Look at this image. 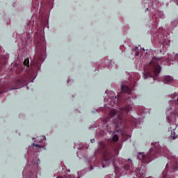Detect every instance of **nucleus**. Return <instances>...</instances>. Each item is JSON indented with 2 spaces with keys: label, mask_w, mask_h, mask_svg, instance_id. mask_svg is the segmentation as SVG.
I'll list each match as a JSON object with an SVG mask.
<instances>
[{
  "label": "nucleus",
  "mask_w": 178,
  "mask_h": 178,
  "mask_svg": "<svg viewBox=\"0 0 178 178\" xmlns=\"http://www.w3.org/2000/svg\"><path fill=\"white\" fill-rule=\"evenodd\" d=\"M109 118H105L103 120V127L106 129L107 131H108L109 134L112 136V139L108 140L106 142H100V148L101 149H104L105 151L103 160L102 163L99 164V168H108L111 163H115V159H116V155L119 154L118 152V149L115 147V143L119 141V137L115 131H111L108 129V123Z\"/></svg>",
  "instance_id": "obj_1"
},
{
  "label": "nucleus",
  "mask_w": 178,
  "mask_h": 178,
  "mask_svg": "<svg viewBox=\"0 0 178 178\" xmlns=\"http://www.w3.org/2000/svg\"><path fill=\"white\" fill-rule=\"evenodd\" d=\"M156 154H163L164 156H166L168 159H170L172 162L176 161V156L172 155V153L166 147H161L158 143H155L154 148H151L145 155L139 153L137 158L139 161H142V163H149L154 158L156 157Z\"/></svg>",
  "instance_id": "obj_2"
},
{
  "label": "nucleus",
  "mask_w": 178,
  "mask_h": 178,
  "mask_svg": "<svg viewBox=\"0 0 178 178\" xmlns=\"http://www.w3.org/2000/svg\"><path fill=\"white\" fill-rule=\"evenodd\" d=\"M35 45H36V51L34 58L33 66L35 67V70H40V63H42L47 58V54L45 53V49L47 48V42H45V39L42 35L36 34Z\"/></svg>",
  "instance_id": "obj_3"
},
{
  "label": "nucleus",
  "mask_w": 178,
  "mask_h": 178,
  "mask_svg": "<svg viewBox=\"0 0 178 178\" xmlns=\"http://www.w3.org/2000/svg\"><path fill=\"white\" fill-rule=\"evenodd\" d=\"M162 62L161 58L153 57L151 62L145 67L143 72V77L145 80L146 79L152 78L154 80H156V76L161 73V67L159 63Z\"/></svg>",
  "instance_id": "obj_4"
},
{
  "label": "nucleus",
  "mask_w": 178,
  "mask_h": 178,
  "mask_svg": "<svg viewBox=\"0 0 178 178\" xmlns=\"http://www.w3.org/2000/svg\"><path fill=\"white\" fill-rule=\"evenodd\" d=\"M172 100L169 102L170 107L166 111L167 122L170 124H175L178 119V97L174 94Z\"/></svg>",
  "instance_id": "obj_5"
},
{
  "label": "nucleus",
  "mask_w": 178,
  "mask_h": 178,
  "mask_svg": "<svg viewBox=\"0 0 178 178\" xmlns=\"http://www.w3.org/2000/svg\"><path fill=\"white\" fill-rule=\"evenodd\" d=\"M130 111H131V107L130 106L122 107L120 108L118 112L116 109L113 108L110 110L108 118L109 119H112V122L115 124L116 129L122 126L123 116H126Z\"/></svg>",
  "instance_id": "obj_6"
},
{
  "label": "nucleus",
  "mask_w": 178,
  "mask_h": 178,
  "mask_svg": "<svg viewBox=\"0 0 178 178\" xmlns=\"http://www.w3.org/2000/svg\"><path fill=\"white\" fill-rule=\"evenodd\" d=\"M118 163L124 165L122 168L118 170L119 173H122V172H127V170H129L131 173H135V176H138V177L145 178V171L134 168V167H133V161L130 159H128L127 160L118 159Z\"/></svg>",
  "instance_id": "obj_7"
},
{
  "label": "nucleus",
  "mask_w": 178,
  "mask_h": 178,
  "mask_svg": "<svg viewBox=\"0 0 178 178\" xmlns=\"http://www.w3.org/2000/svg\"><path fill=\"white\" fill-rule=\"evenodd\" d=\"M29 63L30 61L29 60V59H25L23 63L24 67H22V70H26V72H27V74L24 76L22 79L17 80L15 81V85L17 86V87L15 88V90H17V88H21V87H23V85L24 84H29V83H30V81L31 80V78L33 77V76H34V73H35L34 70H32L31 71H29L27 70L29 67Z\"/></svg>",
  "instance_id": "obj_8"
},
{
  "label": "nucleus",
  "mask_w": 178,
  "mask_h": 178,
  "mask_svg": "<svg viewBox=\"0 0 178 178\" xmlns=\"http://www.w3.org/2000/svg\"><path fill=\"white\" fill-rule=\"evenodd\" d=\"M165 31L163 28H159L158 31L153 35L155 41H159L162 45H169V40H167L166 36L163 34Z\"/></svg>",
  "instance_id": "obj_9"
},
{
  "label": "nucleus",
  "mask_w": 178,
  "mask_h": 178,
  "mask_svg": "<svg viewBox=\"0 0 178 178\" xmlns=\"http://www.w3.org/2000/svg\"><path fill=\"white\" fill-rule=\"evenodd\" d=\"M113 92H110L108 95V98H104L105 102H108V105L111 106H115V104H118V101H119V97L113 95Z\"/></svg>",
  "instance_id": "obj_10"
},
{
  "label": "nucleus",
  "mask_w": 178,
  "mask_h": 178,
  "mask_svg": "<svg viewBox=\"0 0 178 178\" xmlns=\"http://www.w3.org/2000/svg\"><path fill=\"white\" fill-rule=\"evenodd\" d=\"M133 87H137V83L136 81H132L129 85H121V90L122 92H126L127 94H130L133 90H134V88Z\"/></svg>",
  "instance_id": "obj_11"
},
{
  "label": "nucleus",
  "mask_w": 178,
  "mask_h": 178,
  "mask_svg": "<svg viewBox=\"0 0 178 178\" xmlns=\"http://www.w3.org/2000/svg\"><path fill=\"white\" fill-rule=\"evenodd\" d=\"M157 16H159V17H161V19H163V17H165V15H163V13L159 12L156 15H154L153 16V20H155V22H158V17Z\"/></svg>",
  "instance_id": "obj_12"
},
{
  "label": "nucleus",
  "mask_w": 178,
  "mask_h": 178,
  "mask_svg": "<svg viewBox=\"0 0 178 178\" xmlns=\"http://www.w3.org/2000/svg\"><path fill=\"white\" fill-rule=\"evenodd\" d=\"M124 104H125V105H132L133 102H131V97H127L124 98L123 100Z\"/></svg>",
  "instance_id": "obj_13"
},
{
  "label": "nucleus",
  "mask_w": 178,
  "mask_h": 178,
  "mask_svg": "<svg viewBox=\"0 0 178 178\" xmlns=\"http://www.w3.org/2000/svg\"><path fill=\"white\" fill-rule=\"evenodd\" d=\"M36 143H39L38 144H35V143H33L32 144V145L31 147H29V148H33V147H38V148H44V144L41 143V141L40 140H36Z\"/></svg>",
  "instance_id": "obj_14"
},
{
  "label": "nucleus",
  "mask_w": 178,
  "mask_h": 178,
  "mask_svg": "<svg viewBox=\"0 0 178 178\" xmlns=\"http://www.w3.org/2000/svg\"><path fill=\"white\" fill-rule=\"evenodd\" d=\"M172 81H173V78L172 76H165L164 77L163 82L165 83H172Z\"/></svg>",
  "instance_id": "obj_15"
},
{
  "label": "nucleus",
  "mask_w": 178,
  "mask_h": 178,
  "mask_svg": "<svg viewBox=\"0 0 178 178\" xmlns=\"http://www.w3.org/2000/svg\"><path fill=\"white\" fill-rule=\"evenodd\" d=\"M176 128L172 129V131H171V138L173 140H176L177 138L178 135L176 134Z\"/></svg>",
  "instance_id": "obj_16"
},
{
  "label": "nucleus",
  "mask_w": 178,
  "mask_h": 178,
  "mask_svg": "<svg viewBox=\"0 0 178 178\" xmlns=\"http://www.w3.org/2000/svg\"><path fill=\"white\" fill-rule=\"evenodd\" d=\"M38 161L39 159H35L33 161L31 162V165H33L34 169H37L38 168Z\"/></svg>",
  "instance_id": "obj_17"
},
{
  "label": "nucleus",
  "mask_w": 178,
  "mask_h": 178,
  "mask_svg": "<svg viewBox=\"0 0 178 178\" xmlns=\"http://www.w3.org/2000/svg\"><path fill=\"white\" fill-rule=\"evenodd\" d=\"M133 51L135 52L136 56H138V55H140V51H138V47H135Z\"/></svg>",
  "instance_id": "obj_18"
},
{
  "label": "nucleus",
  "mask_w": 178,
  "mask_h": 178,
  "mask_svg": "<svg viewBox=\"0 0 178 178\" xmlns=\"http://www.w3.org/2000/svg\"><path fill=\"white\" fill-rule=\"evenodd\" d=\"M139 120H137V119H136V118H131V122L132 123V124H136V125H137L138 124V123H137V122H139Z\"/></svg>",
  "instance_id": "obj_19"
},
{
  "label": "nucleus",
  "mask_w": 178,
  "mask_h": 178,
  "mask_svg": "<svg viewBox=\"0 0 178 178\" xmlns=\"http://www.w3.org/2000/svg\"><path fill=\"white\" fill-rule=\"evenodd\" d=\"M28 168H29V165H27V166L24 168V171H23V173H22L23 176H24L25 175L27 174V169H28Z\"/></svg>",
  "instance_id": "obj_20"
},
{
  "label": "nucleus",
  "mask_w": 178,
  "mask_h": 178,
  "mask_svg": "<svg viewBox=\"0 0 178 178\" xmlns=\"http://www.w3.org/2000/svg\"><path fill=\"white\" fill-rule=\"evenodd\" d=\"M167 173H168V171H166V170L163 172V178H166Z\"/></svg>",
  "instance_id": "obj_21"
},
{
  "label": "nucleus",
  "mask_w": 178,
  "mask_h": 178,
  "mask_svg": "<svg viewBox=\"0 0 178 178\" xmlns=\"http://www.w3.org/2000/svg\"><path fill=\"white\" fill-rule=\"evenodd\" d=\"M2 90H3V88H2V86H0V94L3 93V91H2Z\"/></svg>",
  "instance_id": "obj_22"
},
{
  "label": "nucleus",
  "mask_w": 178,
  "mask_h": 178,
  "mask_svg": "<svg viewBox=\"0 0 178 178\" xmlns=\"http://www.w3.org/2000/svg\"><path fill=\"white\" fill-rule=\"evenodd\" d=\"M136 98H137V95H133L131 97L132 99H136Z\"/></svg>",
  "instance_id": "obj_23"
},
{
  "label": "nucleus",
  "mask_w": 178,
  "mask_h": 178,
  "mask_svg": "<svg viewBox=\"0 0 178 178\" xmlns=\"http://www.w3.org/2000/svg\"><path fill=\"white\" fill-rule=\"evenodd\" d=\"M145 1H147V0H144L143 1V3H147L146 2H145ZM149 1V2H154V0H148Z\"/></svg>",
  "instance_id": "obj_24"
},
{
  "label": "nucleus",
  "mask_w": 178,
  "mask_h": 178,
  "mask_svg": "<svg viewBox=\"0 0 178 178\" xmlns=\"http://www.w3.org/2000/svg\"><path fill=\"white\" fill-rule=\"evenodd\" d=\"M57 178H70V176H67V177H58Z\"/></svg>",
  "instance_id": "obj_25"
},
{
  "label": "nucleus",
  "mask_w": 178,
  "mask_h": 178,
  "mask_svg": "<svg viewBox=\"0 0 178 178\" xmlns=\"http://www.w3.org/2000/svg\"><path fill=\"white\" fill-rule=\"evenodd\" d=\"M108 178H115V176L113 175H111L108 176Z\"/></svg>",
  "instance_id": "obj_26"
},
{
  "label": "nucleus",
  "mask_w": 178,
  "mask_h": 178,
  "mask_svg": "<svg viewBox=\"0 0 178 178\" xmlns=\"http://www.w3.org/2000/svg\"><path fill=\"white\" fill-rule=\"evenodd\" d=\"M31 175H33V172H31L30 173L28 174V176L31 178H33V177H31Z\"/></svg>",
  "instance_id": "obj_27"
},
{
  "label": "nucleus",
  "mask_w": 178,
  "mask_h": 178,
  "mask_svg": "<svg viewBox=\"0 0 178 178\" xmlns=\"http://www.w3.org/2000/svg\"><path fill=\"white\" fill-rule=\"evenodd\" d=\"M90 142L92 143V144H93V143H95V139H91Z\"/></svg>",
  "instance_id": "obj_28"
},
{
  "label": "nucleus",
  "mask_w": 178,
  "mask_h": 178,
  "mask_svg": "<svg viewBox=\"0 0 178 178\" xmlns=\"http://www.w3.org/2000/svg\"><path fill=\"white\" fill-rule=\"evenodd\" d=\"M172 169H173V170H177V168H176L175 166L172 167Z\"/></svg>",
  "instance_id": "obj_29"
},
{
  "label": "nucleus",
  "mask_w": 178,
  "mask_h": 178,
  "mask_svg": "<svg viewBox=\"0 0 178 178\" xmlns=\"http://www.w3.org/2000/svg\"><path fill=\"white\" fill-rule=\"evenodd\" d=\"M81 173H84V171H81V172H78V175H80Z\"/></svg>",
  "instance_id": "obj_30"
},
{
  "label": "nucleus",
  "mask_w": 178,
  "mask_h": 178,
  "mask_svg": "<svg viewBox=\"0 0 178 178\" xmlns=\"http://www.w3.org/2000/svg\"><path fill=\"white\" fill-rule=\"evenodd\" d=\"M116 131H122V129H117Z\"/></svg>",
  "instance_id": "obj_31"
},
{
  "label": "nucleus",
  "mask_w": 178,
  "mask_h": 178,
  "mask_svg": "<svg viewBox=\"0 0 178 178\" xmlns=\"http://www.w3.org/2000/svg\"><path fill=\"white\" fill-rule=\"evenodd\" d=\"M92 169H94V168H92V166H90V168L89 170H92Z\"/></svg>",
  "instance_id": "obj_32"
},
{
  "label": "nucleus",
  "mask_w": 178,
  "mask_h": 178,
  "mask_svg": "<svg viewBox=\"0 0 178 178\" xmlns=\"http://www.w3.org/2000/svg\"><path fill=\"white\" fill-rule=\"evenodd\" d=\"M35 8H38V4H36V5L35 6Z\"/></svg>",
  "instance_id": "obj_33"
},
{
  "label": "nucleus",
  "mask_w": 178,
  "mask_h": 178,
  "mask_svg": "<svg viewBox=\"0 0 178 178\" xmlns=\"http://www.w3.org/2000/svg\"><path fill=\"white\" fill-rule=\"evenodd\" d=\"M35 79V76H34V78L33 79V80L31 81L32 83L34 81V79Z\"/></svg>",
  "instance_id": "obj_34"
},
{
  "label": "nucleus",
  "mask_w": 178,
  "mask_h": 178,
  "mask_svg": "<svg viewBox=\"0 0 178 178\" xmlns=\"http://www.w3.org/2000/svg\"><path fill=\"white\" fill-rule=\"evenodd\" d=\"M145 12H148V8L145 9Z\"/></svg>",
  "instance_id": "obj_35"
},
{
  "label": "nucleus",
  "mask_w": 178,
  "mask_h": 178,
  "mask_svg": "<svg viewBox=\"0 0 178 178\" xmlns=\"http://www.w3.org/2000/svg\"><path fill=\"white\" fill-rule=\"evenodd\" d=\"M70 81V79H67V83H69Z\"/></svg>",
  "instance_id": "obj_36"
},
{
  "label": "nucleus",
  "mask_w": 178,
  "mask_h": 178,
  "mask_svg": "<svg viewBox=\"0 0 178 178\" xmlns=\"http://www.w3.org/2000/svg\"><path fill=\"white\" fill-rule=\"evenodd\" d=\"M168 164H167V165H166V167H165V168H166V169H168Z\"/></svg>",
  "instance_id": "obj_37"
},
{
  "label": "nucleus",
  "mask_w": 178,
  "mask_h": 178,
  "mask_svg": "<svg viewBox=\"0 0 178 178\" xmlns=\"http://www.w3.org/2000/svg\"><path fill=\"white\" fill-rule=\"evenodd\" d=\"M42 140H45V136H43V139Z\"/></svg>",
  "instance_id": "obj_38"
},
{
  "label": "nucleus",
  "mask_w": 178,
  "mask_h": 178,
  "mask_svg": "<svg viewBox=\"0 0 178 178\" xmlns=\"http://www.w3.org/2000/svg\"><path fill=\"white\" fill-rule=\"evenodd\" d=\"M115 170H118V167L115 168Z\"/></svg>",
  "instance_id": "obj_39"
},
{
  "label": "nucleus",
  "mask_w": 178,
  "mask_h": 178,
  "mask_svg": "<svg viewBox=\"0 0 178 178\" xmlns=\"http://www.w3.org/2000/svg\"><path fill=\"white\" fill-rule=\"evenodd\" d=\"M176 124V127H177L178 124Z\"/></svg>",
  "instance_id": "obj_40"
},
{
  "label": "nucleus",
  "mask_w": 178,
  "mask_h": 178,
  "mask_svg": "<svg viewBox=\"0 0 178 178\" xmlns=\"http://www.w3.org/2000/svg\"><path fill=\"white\" fill-rule=\"evenodd\" d=\"M33 176H35V173H33Z\"/></svg>",
  "instance_id": "obj_41"
},
{
  "label": "nucleus",
  "mask_w": 178,
  "mask_h": 178,
  "mask_svg": "<svg viewBox=\"0 0 178 178\" xmlns=\"http://www.w3.org/2000/svg\"><path fill=\"white\" fill-rule=\"evenodd\" d=\"M27 90H29V87H27Z\"/></svg>",
  "instance_id": "obj_42"
},
{
  "label": "nucleus",
  "mask_w": 178,
  "mask_h": 178,
  "mask_svg": "<svg viewBox=\"0 0 178 178\" xmlns=\"http://www.w3.org/2000/svg\"><path fill=\"white\" fill-rule=\"evenodd\" d=\"M77 178H80V177H78Z\"/></svg>",
  "instance_id": "obj_43"
},
{
  "label": "nucleus",
  "mask_w": 178,
  "mask_h": 178,
  "mask_svg": "<svg viewBox=\"0 0 178 178\" xmlns=\"http://www.w3.org/2000/svg\"><path fill=\"white\" fill-rule=\"evenodd\" d=\"M177 5H178V3H177Z\"/></svg>",
  "instance_id": "obj_44"
}]
</instances>
